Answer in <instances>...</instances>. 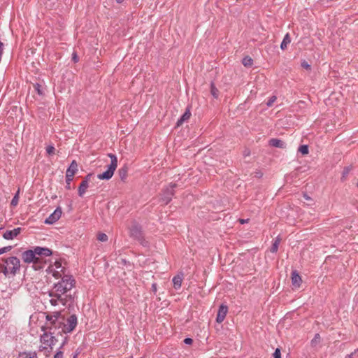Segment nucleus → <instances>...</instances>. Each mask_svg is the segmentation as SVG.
Returning a JSON list of instances; mask_svg holds the SVG:
<instances>
[{"label":"nucleus","mask_w":358,"mask_h":358,"mask_svg":"<svg viewBox=\"0 0 358 358\" xmlns=\"http://www.w3.org/2000/svg\"><path fill=\"white\" fill-rule=\"evenodd\" d=\"M47 322L41 327L42 331H47L50 334L62 337L64 331H62L64 316L59 312L46 315Z\"/></svg>","instance_id":"f257e3e1"},{"label":"nucleus","mask_w":358,"mask_h":358,"mask_svg":"<svg viewBox=\"0 0 358 358\" xmlns=\"http://www.w3.org/2000/svg\"><path fill=\"white\" fill-rule=\"evenodd\" d=\"M2 272L7 276L8 274L15 275L20 270V262L16 257H10L2 260Z\"/></svg>","instance_id":"f03ea898"},{"label":"nucleus","mask_w":358,"mask_h":358,"mask_svg":"<svg viewBox=\"0 0 358 358\" xmlns=\"http://www.w3.org/2000/svg\"><path fill=\"white\" fill-rule=\"evenodd\" d=\"M129 231L130 237L138 241L143 245H146L142 227L139 223L136 221H133L129 227Z\"/></svg>","instance_id":"7ed1b4c3"},{"label":"nucleus","mask_w":358,"mask_h":358,"mask_svg":"<svg viewBox=\"0 0 358 358\" xmlns=\"http://www.w3.org/2000/svg\"><path fill=\"white\" fill-rule=\"evenodd\" d=\"M75 280L71 275H64L62 280L56 283L54 286L56 292L66 293L74 287Z\"/></svg>","instance_id":"20e7f679"},{"label":"nucleus","mask_w":358,"mask_h":358,"mask_svg":"<svg viewBox=\"0 0 358 358\" xmlns=\"http://www.w3.org/2000/svg\"><path fill=\"white\" fill-rule=\"evenodd\" d=\"M108 156L110 158V164L108 166L107 170L106 171L97 176V178L100 180L110 179L117 166V157L112 153H109Z\"/></svg>","instance_id":"39448f33"},{"label":"nucleus","mask_w":358,"mask_h":358,"mask_svg":"<svg viewBox=\"0 0 358 358\" xmlns=\"http://www.w3.org/2000/svg\"><path fill=\"white\" fill-rule=\"evenodd\" d=\"M77 324V317L74 314L67 318L66 323H65V318L64 317L62 331H64V334L70 333L75 329Z\"/></svg>","instance_id":"423d86ee"},{"label":"nucleus","mask_w":358,"mask_h":358,"mask_svg":"<svg viewBox=\"0 0 358 358\" xmlns=\"http://www.w3.org/2000/svg\"><path fill=\"white\" fill-rule=\"evenodd\" d=\"M177 187V184H171L169 187H167L163 192L162 200L165 205L168 204L172 199L174 195L173 189Z\"/></svg>","instance_id":"0eeeda50"},{"label":"nucleus","mask_w":358,"mask_h":358,"mask_svg":"<svg viewBox=\"0 0 358 358\" xmlns=\"http://www.w3.org/2000/svg\"><path fill=\"white\" fill-rule=\"evenodd\" d=\"M62 213V209L59 207L57 208L55 211L45 219V223L48 224L55 223L61 217Z\"/></svg>","instance_id":"6e6552de"},{"label":"nucleus","mask_w":358,"mask_h":358,"mask_svg":"<svg viewBox=\"0 0 358 358\" xmlns=\"http://www.w3.org/2000/svg\"><path fill=\"white\" fill-rule=\"evenodd\" d=\"M228 313V306L224 304H221L219 307L216 322L217 323H222L226 317V315Z\"/></svg>","instance_id":"1a4fd4ad"},{"label":"nucleus","mask_w":358,"mask_h":358,"mask_svg":"<svg viewBox=\"0 0 358 358\" xmlns=\"http://www.w3.org/2000/svg\"><path fill=\"white\" fill-rule=\"evenodd\" d=\"M22 231V228L17 227L13 230H8L3 234V237L6 240H12L17 237Z\"/></svg>","instance_id":"9d476101"},{"label":"nucleus","mask_w":358,"mask_h":358,"mask_svg":"<svg viewBox=\"0 0 358 358\" xmlns=\"http://www.w3.org/2000/svg\"><path fill=\"white\" fill-rule=\"evenodd\" d=\"M34 250L36 255H38L39 257H41L42 258H43V257H49V256L52 255V250L48 248H41V247L37 246V247L34 248Z\"/></svg>","instance_id":"9b49d317"},{"label":"nucleus","mask_w":358,"mask_h":358,"mask_svg":"<svg viewBox=\"0 0 358 358\" xmlns=\"http://www.w3.org/2000/svg\"><path fill=\"white\" fill-rule=\"evenodd\" d=\"M292 284L294 288H299L302 282L301 277L299 275L297 271L294 270L292 272Z\"/></svg>","instance_id":"f8f14e48"},{"label":"nucleus","mask_w":358,"mask_h":358,"mask_svg":"<svg viewBox=\"0 0 358 358\" xmlns=\"http://www.w3.org/2000/svg\"><path fill=\"white\" fill-rule=\"evenodd\" d=\"M78 171V164L75 160H73L71 163L69 167L67 169L66 172V178L69 179L70 178H73V176Z\"/></svg>","instance_id":"ddd939ff"},{"label":"nucleus","mask_w":358,"mask_h":358,"mask_svg":"<svg viewBox=\"0 0 358 358\" xmlns=\"http://www.w3.org/2000/svg\"><path fill=\"white\" fill-rule=\"evenodd\" d=\"M50 338L51 339H48V343H46L45 345L43 347V350H48V352L52 350L53 346L55 345L56 343L58 341L57 336L50 334ZM40 351H42V350H40Z\"/></svg>","instance_id":"4468645a"},{"label":"nucleus","mask_w":358,"mask_h":358,"mask_svg":"<svg viewBox=\"0 0 358 358\" xmlns=\"http://www.w3.org/2000/svg\"><path fill=\"white\" fill-rule=\"evenodd\" d=\"M34 255H36L34 250H28L22 254V258L25 263H32L34 261Z\"/></svg>","instance_id":"2eb2a0df"},{"label":"nucleus","mask_w":358,"mask_h":358,"mask_svg":"<svg viewBox=\"0 0 358 358\" xmlns=\"http://www.w3.org/2000/svg\"><path fill=\"white\" fill-rule=\"evenodd\" d=\"M268 145L272 147L279 148H286V143L278 138H271L268 141Z\"/></svg>","instance_id":"dca6fc26"},{"label":"nucleus","mask_w":358,"mask_h":358,"mask_svg":"<svg viewBox=\"0 0 358 358\" xmlns=\"http://www.w3.org/2000/svg\"><path fill=\"white\" fill-rule=\"evenodd\" d=\"M191 117L190 110L187 108L184 114L178 119L176 122V127L181 126L184 122L188 120Z\"/></svg>","instance_id":"f3484780"},{"label":"nucleus","mask_w":358,"mask_h":358,"mask_svg":"<svg viewBox=\"0 0 358 358\" xmlns=\"http://www.w3.org/2000/svg\"><path fill=\"white\" fill-rule=\"evenodd\" d=\"M183 280V274H178L177 275L174 276L173 278V287L176 289H178L181 287L182 282Z\"/></svg>","instance_id":"a211bd4d"},{"label":"nucleus","mask_w":358,"mask_h":358,"mask_svg":"<svg viewBox=\"0 0 358 358\" xmlns=\"http://www.w3.org/2000/svg\"><path fill=\"white\" fill-rule=\"evenodd\" d=\"M89 187V184L86 181H82L80 186L78 187V193L79 196L83 197L87 189Z\"/></svg>","instance_id":"6ab92c4d"},{"label":"nucleus","mask_w":358,"mask_h":358,"mask_svg":"<svg viewBox=\"0 0 358 358\" xmlns=\"http://www.w3.org/2000/svg\"><path fill=\"white\" fill-rule=\"evenodd\" d=\"M17 358H38V357L36 352L29 351L20 352Z\"/></svg>","instance_id":"aec40b11"},{"label":"nucleus","mask_w":358,"mask_h":358,"mask_svg":"<svg viewBox=\"0 0 358 358\" xmlns=\"http://www.w3.org/2000/svg\"><path fill=\"white\" fill-rule=\"evenodd\" d=\"M32 263L35 266V269H39L43 268L41 266L43 264V260L41 257H37L36 255H34V261Z\"/></svg>","instance_id":"412c9836"},{"label":"nucleus","mask_w":358,"mask_h":358,"mask_svg":"<svg viewBox=\"0 0 358 358\" xmlns=\"http://www.w3.org/2000/svg\"><path fill=\"white\" fill-rule=\"evenodd\" d=\"M127 172H128V169L126 166L120 168L118 170V174H119V176L121 178V180H123L127 178Z\"/></svg>","instance_id":"4be33fe9"},{"label":"nucleus","mask_w":358,"mask_h":358,"mask_svg":"<svg viewBox=\"0 0 358 358\" xmlns=\"http://www.w3.org/2000/svg\"><path fill=\"white\" fill-rule=\"evenodd\" d=\"M280 237H277L275 240V241L273 242L271 249H270V251L273 253H275L278 251V246H279V244L280 243Z\"/></svg>","instance_id":"5701e85b"},{"label":"nucleus","mask_w":358,"mask_h":358,"mask_svg":"<svg viewBox=\"0 0 358 358\" xmlns=\"http://www.w3.org/2000/svg\"><path fill=\"white\" fill-rule=\"evenodd\" d=\"M290 42H291V39H290L289 35V34H287L285 36V37L281 43V45H280L281 49L282 50L286 49L287 44H289Z\"/></svg>","instance_id":"b1692460"},{"label":"nucleus","mask_w":358,"mask_h":358,"mask_svg":"<svg viewBox=\"0 0 358 358\" xmlns=\"http://www.w3.org/2000/svg\"><path fill=\"white\" fill-rule=\"evenodd\" d=\"M242 64L245 67H250L253 64V60L250 57L245 56L242 60Z\"/></svg>","instance_id":"393cba45"},{"label":"nucleus","mask_w":358,"mask_h":358,"mask_svg":"<svg viewBox=\"0 0 358 358\" xmlns=\"http://www.w3.org/2000/svg\"><path fill=\"white\" fill-rule=\"evenodd\" d=\"M44 331L43 334L41 335V341L43 345H45V344L48 343V339H51V338H50V334L48 332H47V331Z\"/></svg>","instance_id":"a878e982"},{"label":"nucleus","mask_w":358,"mask_h":358,"mask_svg":"<svg viewBox=\"0 0 358 358\" xmlns=\"http://www.w3.org/2000/svg\"><path fill=\"white\" fill-rule=\"evenodd\" d=\"M19 194H20V189L17 191L15 196H13V199L11 200L10 205L13 206H16L19 201Z\"/></svg>","instance_id":"bb28decb"},{"label":"nucleus","mask_w":358,"mask_h":358,"mask_svg":"<svg viewBox=\"0 0 358 358\" xmlns=\"http://www.w3.org/2000/svg\"><path fill=\"white\" fill-rule=\"evenodd\" d=\"M298 151L302 155H306L308 154L309 152L308 146L307 145H302L299 148Z\"/></svg>","instance_id":"cd10ccee"},{"label":"nucleus","mask_w":358,"mask_h":358,"mask_svg":"<svg viewBox=\"0 0 358 358\" xmlns=\"http://www.w3.org/2000/svg\"><path fill=\"white\" fill-rule=\"evenodd\" d=\"M210 92H211V94L213 96V97H215V98H217L218 97V96H219V91L215 87V86L214 85L213 83H211Z\"/></svg>","instance_id":"c85d7f7f"},{"label":"nucleus","mask_w":358,"mask_h":358,"mask_svg":"<svg viewBox=\"0 0 358 358\" xmlns=\"http://www.w3.org/2000/svg\"><path fill=\"white\" fill-rule=\"evenodd\" d=\"M321 340L320 336L319 334H316L315 337L311 341V345L313 346H316L318 343H320Z\"/></svg>","instance_id":"c756f323"},{"label":"nucleus","mask_w":358,"mask_h":358,"mask_svg":"<svg viewBox=\"0 0 358 358\" xmlns=\"http://www.w3.org/2000/svg\"><path fill=\"white\" fill-rule=\"evenodd\" d=\"M352 170V166H345L343 169L342 173V180H345L347 176L349 174L350 171Z\"/></svg>","instance_id":"7c9ffc66"},{"label":"nucleus","mask_w":358,"mask_h":358,"mask_svg":"<svg viewBox=\"0 0 358 358\" xmlns=\"http://www.w3.org/2000/svg\"><path fill=\"white\" fill-rule=\"evenodd\" d=\"M64 293H61V292H57L55 291V292H50L49 293V296L52 298H55V299H57V301H59V299H60V298L62 297V294H63Z\"/></svg>","instance_id":"2f4dec72"},{"label":"nucleus","mask_w":358,"mask_h":358,"mask_svg":"<svg viewBox=\"0 0 358 358\" xmlns=\"http://www.w3.org/2000/svg\"><path fill=\"white\" fill-rule=\"evenodd\" d=\"M97 239L101 242H106L108 241V236L104 233H99L97 235Z\"/></svg>","instance_id":"473e14b6"},{"label":"nucleus","mask_w":358,"mask_h":358,"mask_svg":"<svg viewBox=\"0 0 358 358\" xmlns=\"http://www.w3.org/2000/svg\"><path fill=\"white\" fill-rule=\"evenodd\" d=\"M34 88L39 95L43 94V91L42 90V87L40 84L36 83L34 85Z\"/></svg>","instance_id":"72a5a7b5"},{"label":"nucleus","mask_w":358,"mask_h":358,"mask_svg":"<svg viewBox=\"0 0 358 358\" xmlns=\"http://www.w3.org/2000/svg\"><path fill=\"white\" fill-rule=\"evenodd\" d=\"M55 148L52 145H48L46 148V152L49 155H52L55 154Z\"/></svg>","instance_id":"f704fd0d"},{"label":"nucleus","mask_w":358,"mask_h":358,"mask_svg":"<svg viewBox=\"0 0 358 358\" xmlns=\"http://www.w3.org/2000/svg\"><path fill=\"white\" fill-rule=\"evenodd\" d=\"M276 99L277 98L275 96H272L266 103L267 106H272L273 103L275 101Z\"/></svg>","instance_id":"c9c22d12"},{"label":"nucleus","mask_w":358,"mask_h":358,"mask_svg":"<svg viewBox=\"0 0 358 358\" xmlns=\"http://www.w3.org/2000/svg\"><path fill=\"white\" fill-rule=\"evenodd\" d=\"M301 67L306 69V70H310L311 69V66L305 60H303L302 62H301Z\"/></svg>","instance_id":"e433bc0d"},{"label":"nucleus","mask_w":358,"mask_h":358,"mask_svg":"<svg viewBox=\"0 0 358 358\" xmlns=\"http://www.w3.org/2000/svg\"><path fill=\"white\" fill-rule=\"evenodd\" d=\"M273 358H281V353L280 348H276L273 353Z\"/></svg>","instance_id":"4c0bfd02"},{"label":"nucleus","mask_w":358,"mask_h":358,"mask_svg":"<svg viewBox=\"0 0 358 358\" xmlns=\"http://www.w3.org/2000/svg\"><path fill=\"white\" fill-rule=\"evenodd\" d=\"M11 248H12L11 246H6V247L0 248V255L10 251L11 250Z\"/></svg>","instance_id":"58836bf2"},{"label":"nucleus","mask_w":358,"mask_h":358,"mask_svg":"<svg viewBox=\"0 0 358 358\" xmlns=\"http://www.w3.org/2000/svg\"><path fill=\"white\" fill-rule=\"evenodd\" d=\"M72 60L74 63H77L79 61V57L76 53V52H73L72 54Z\"/></svg>","instance_id":"ea45409f"},{"label":"nucleus","mask_w":358,"mask_h":358,"mask_svg":"<svg viewBox=\"0 0 358 358\" xmlns=\"http://www.w3.org/2000/svg\"><path fill=\"white\" fill-rule=\"evenodd\" d=\"M73 180V178H70L69 180L68 178H66V188L67 189H71V182Z\"/></svg>","instance_id":"a19ab883"},{"label":"nucleus","mask_w":358,"mask_h":358,"mask_svg":"<svg viewBox=\"0 0 358 358\" xmlns=\"http://www.w3.org/2000/svg\"><path fill=\"white\" fill-rule=\"evenodd\" d=\"M184 343L187 345H191L193 343V340L191 338H186L184 340Z\"/></svg>","instance_id":"79ce46f5"},{"label":"nucleus","mask_w":358,"mask_h":358,"mask_svg":"<svg viewBox=\"0 0 358 358\" xmlns=\"http://www.w3.org/2000/svg\"><path fill=\"white\" fill-rule=\"evenodd\" d=\"M54 358H63V352L58 351L54 356Z\"/></svg>","instance_id":"37998d69"},{"label":"nucleus","mask_w":358,"mask_h":358,"mask_svg":"<svg viewBox=\"0 0 358 358\" xmlns=\"http://www.w3.org/2000/svg\"><path fill=\"white\" fill-rule=\"evenodd\" d=\"M92 173H89V174H87V175L85 177V178L83 179V181H86V182L89 184V181H90V178H91V177H92Z\"/></svg>","instance_id":"c03bdc74"},{"label":"nucleus","mask_w":358,"mask_h":358,"mask_svg":"<svg viewBox=\"0 0 358 358\" xmlns=\"http://www.w3.org/2000/svg\"><path fill=\"white\" fill-rule=\"evenodd\" d=\"M57 301H58L54 298H52V299L50 300V302L51 305H52V306H57Z\"/></svg>","instance_id":"a18cd8bd"},{"label":"nucleus","mask_w":358,"mask_h":358,"mask_svg":"<svg viewBox=\"0 0 358 358\" xmlns=\"http://www.w3.org/2000/svg\"><path fill=\"white\" fill-rule=\"evenodd\" d=\"M59 301L64 305L65 306L66 303V298H62L61 297L60 299H59Z\"/></svg>","instance_id":"49530a36"},{"label":"nucleus","mask_w":358,"mask_h":358,"mask_svg":"<svg viewBox=\"0 0 358 358\" xmlns=\"http://www.w3.org/2000/svg\"><path fill=\"white\" fill-rule=\"evenodd\" d=\"M152 292H153L154 293H156V292H157V284L153 283V284L152 285Z\"/></svg>","instance_id":"de8ad7c7"},{"label":"nucleus","mask_w":358,"mask_h":358,"mask_svg":"<svg viewBox=\"0 0 358 358\" xmlns=\"http://www.w3.org/2000/svg\"><path fill=\"white\" fill-rule=\"evenodd\" d=\"M356 354L355 351H354L353 352H352L351 354L350 355H348L345 358H352V356Z\"/></svg>","instance_id":"09e8293b"},{"label":"nucleus","mask_w":358,"mask_h":358,"mask_svg":"<svg viewBox=\"0 0 358 358\" xmlns=\"http://www.w3.org/2000/svg\"><path fill=\"white\" fill-rule=\"evenodd\" d=\"M248 219L247 220H244V219H240L239 220V222L241 223V224H244V223H247L248 222Z\"/></svg>","instance_id":"8fccbe9b"},{"label":"nucleus","mask_w":358,"mask_h":358,"mask_svg":"<svg viewBox=\"0 0 358 358\" xmlns=\"http://www.w3.org/2000/svg\"><path fill=\"white\" fill-rule=\"evenodd\" d=\"M303 197L306 199V200H310L311 198L307 194H303Z\"/></svg>","instance_id":"3c124183"},{"label":"nucleus","mask_w":358,"mask_h":358,"mask_svg":"<svg viewBox=\"0 0 358 358\" xmlns=\"http://www.w3.org/2000/svg\"><path fill=\"white\" fill-rule=\"evenodd\" d=\"M117 3H121L124 1V0H115Z\"/></svg>","instance_id":"603ef678"},{"label":"nucleus","mask_w":358,"mask_h":358,"mask_svg":"<svg viewBox=\"0 0 358 358\" xmlns=\"http://www.w3.org/2000/svg\"><path fill=\"white\" fill-rule=\"evenodd\" d=\"M1 266H2V263H0V273L2 272Z\"/></svg>","instance_id":"864d4df0"},{"label":"nucleus","mask_w":358,"mask_h":358,"mask_svg":"<svg viewBox=\"0 0 358 358\" xmlns=\"http://www.w3.org/2000/svg\"><path fill=\"white\" fill-rule=\"evenodd\" d=\"M64 343H65V341H64V342L62 343V344L61 345L60 348H62V347H63V345H64Z\"/></svg>","instance_id":"5fc2aeb1"},{"label":"nucleus","mask_w":358,"mask_h":358,"mask_svg":"<svg viewBox=\"0 0 358 358\" xmlns=\"http://www.w3.org/2000/svg\"><path fill=\"white\" fill-rule=\"evenodd\" d=\"M355 351L356 353L358 352V348L357 350H355Z\"/></svg>","instance_id":"6e6d98bb"},{"label":"nucleus","mask_w":358,"mask_h":358,"mask_svg":"<svg viewBox=\"0 0 358 358\" xmlns=\"http://www.w3.org/2000/svg\"><path fill=\"white\" fill-rule=\"evenodd\" d=\"M357 187H358V182H357Z\"/></svg>","instance_id":"4d7b16f0"}]
</instances>
